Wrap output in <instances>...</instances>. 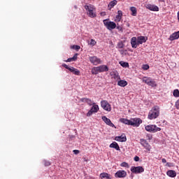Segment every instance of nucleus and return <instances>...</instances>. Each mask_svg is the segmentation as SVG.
<instances>
[{
	"label": "nucleus",
	"mask_w": 179,
	"mask_h": 179,
	"mask_svg": "<svg viewBox=\"0 0 179 179\" xmlns=\"http://www.w3.org/2000/svg\"><path fill=\"white\" fill-rule=\"evenodd\" d=\"M140 143L142 146H143V148L146 149V150H148V152H150V149H152V147L150 146L149 143H148V141L141 138L140 139Z\"/></svg>",
	"instance_id": "obj_8"
},
{
	"label": "nucleus",
	"mask_w": 179,
	"mask_h": 179,
	"mask_svg": "<svg viewBox=\"0 0 179 179\" xmlns=\"http://www.w3.org/2000/svg\"><path fill=\"white\" fill-rule=\"evenodd\" d=\"M117 47H118L119 48H124V43H122V42L118 43H117Z\"/></svg>",
	"instance_id": "obj_39"
},
{
	"label": "nucleus",
	"mask_w": 179,
	"mask_h": 179,
	"mask_svg": "<svg viewBox=\"0 0 179 179\" xmlns=\"http://www.w3.org/2000/svg\"><path fill=\"white\" fill-rule=\"evenodd\" d=\"M84 101L89 105V106H93L94 104H96L95 103H94L92 101V99H87V98H85Z\"/></svg>",
	"instance_id": "obj_30"
},
{
	"label": "nucleus",
	"mask_w": 179,
	"mask_h": 179,
	"mask_svg": "<svg viewBox=\"0 0 179 179\" xmlns=\"http://www.w3.org/2000/svg\"><path fill=\"white\" fill-rule=\"evenodd\" d=\"M145 129L147 132H152L153 134V124H148L145 126Z\"/></svg>",
	"instance_id": "obj_27"
},
{
	"label": "nucleus",
	"mask_w": 179,
	"mask_h": 179,
	"mask_svg": "<svg viewBox=\"0 0 179 179\" xmlns=\"http://www.w3.org/2000/svg\"><path fill=\"white\" fill-rule=\"evenodd\" d=\"M166 166H167V167H173V163L167 162Z\"/></svg>",
	"instance_id": "obj_46"
},
{
	"label": "nucleus",
	"mask_w": 179,
	"mask_h": 179,
	"mask_svg": "<svg viewBox=\"0 0 179 179\" xmlns=\"http://www.w3.org/2000/svg\"><path fill=\"white\" fill-rule=\"evenodd\" d=\"M74 155H79V153H80V151H79L78 150H73Z\"/></svg>",
	"instance_id": "obj_44"
},
{
	"label": "nucleus",
	"mask_w": 179,
	"mask_h": 179,
	"mask_svg": "<svg viewBox=\"0 0 179 179\" xmlns=\"http://www.w3.org/2000/svg\"><path fill=\"white\" fill-rule=\"evenodd\" d=\"M99 177L101 179H111V175H110L107 173H101L99 175Z\"/></svg>",
	"instance_id": "obj_23"
},
{
	"label": "nucleus",
	"mask_w": 179,
	"mask_h": 179,
	"mask_svg": "<svg viewBox=\"0 0 179 179\" xmlns=\"http://www.w3.org/2000/svg\"><path fill=\"white\" fill-rule=\"evenodd\" d=\"M62 66H64V68H66V69H68L69 71V69H71V67H69L68 65L63 64Z\"/></svg>",
	"instance_id": "obj_43"
},
{
	"label": "nucleus",
	"mask_w": 179,
	"mask_h": 179,
	"mask_svg": "<svg viewBox=\"0 0 179 179\" xmlns=\"http://www.w3.org/2000/svg\"><path fill=\"white\" fill-rule=\"evenodd\" d=\"M131 44L132 48H136L139 44H138V39H136V37H133L131 39Z\"/></svg>",
	"instance_id": "obj_16"
},
{
	"label": "nucleus",
	"mask_w": 179,
	"mask_h": 179,
	"mask_svg": "<svg viewBox=\"0 0 179 179\" xmlns=\"http://www.w3.org/2000/svg\"><path fill=\"white\" fill-rule=\"evenodd\" d=\"M163 122L164 123V122H166V121H165V120H164V122Z\"/></svg>",
	"instance_id": "obj_53"
},
{
	"label": "nucleus",
	"mask_w": 179,
	"mask_h": 179,
	"mask_svg": "<svg viewBox=\"0 0 179 179\" xmlns=\"http://www.w3.org/2000/svg\"><path fill=\"white\" fill-rule=\"evenodd\" d=\"M73 61H76L78 59V53L75 54L74 56L73 57Z\"/></svg>",
	"instance_id": "obj_45"
},
{
	"label": "nucleus",
	"mask_w": 179,
	"mask_h": 179,
	"mask_svg": "<svg viewBox=\"0 0 179 179\" xmlns=\"http://www.w3.org/2000/svg\"><path fill=\"white\" fill-rule=\"evenodd\" d=\"M120 122H122L123 124H125V125H131V119L128 120L126 118H121Z\"/></svg>",
	"instance_id": "obj_26"
},
{
	"label": "nucleus",
	"mask_w": 179,
	"mask_h": 179,
	"mask_svg": "<svg viewBox=\"0 0 179 179\" xmlns=\"http://www.w3.org/2000/svg\"><path fill=\"white\" fill-rule=\"evenodd\" d=\"M70 72H72L74 75H76L77 76H79L80 75V71L78 70V69H75L73 66H71V69H69Z\"/></svg>",
	"instance_id": "obj_21"
},
{
	"label": "nucleus",
	"mask_w": 179,
	"mask_h": 179,
	"mask_svg": "<svg viewBox=\"0 0 179 179\" xmlns=\"http://www.w3.org/2000/svg\"><path fill=\"white\" fill-rule=\"evenodd\" d=\"M145 8L149 9V10H152V12H159V7L156 5L147 4Z\"/></svg>",
	"instance_id": "obj_12"
},
{
	"label": "nucleus",
	"mask_w": 179,
	"mask_h": 179,
	"mask_svg": "<svg viewBox=\"0 0 179 179\" xmlns=\"http://www.w3.org/2000/svg\"><path fill=\"white\" fill-rule=\"evenodd\" d=\"M115 140L117 142H127V136L125 135H121L120 136H116Z\"/></svg>",
	"instance_id": "obj_17"
},
{
	"label": "nucleus",
	"mask_w": 179,
	"mask_h": 179,
	"mask_svg": "<svg viewBox=\"0 0 179 179\" xmlns=\"http://www.w3.org/2000/svg\"><path fill=\"white\" fill-rule=\"evenodd\" d=\"M162 128L157 127L155 124H153L152 134H156V132H160Z\"/></svg>",
	"instance_id": "obj_28"
},
{
	"label": "nucleus",
	"mask_w": 179,
	"mask_h": 179,
	"mask_svg": "<svg viewBox=\"0 0 179 179\" xmlns=\"http://www.w3.org/2000/svg\"><path fill=\"white\" fill-rule=\"evenodd\" d=\"M159 2H164V0H158Z\"/></svg>",
	"instance_id": "obj_51"
},
{
	"label": "nucleus",
	"mask_w": 179,
	"mask_h": 179,
	"mask_svg": "<svg viewBox=\"0 0 179 179\" xmlns=\"http://www.w3.org/2000/svg\"><path fill=\"white\" fill-rule=\"evenodd\" d=\"M130 170L134 174H141L145 171V169L142 166H131Z\"/></svg>",
	"instance_id": "obj_6"
},
{
	"label": "nucleus",
	"mask_w": 179,
	"mask_h": 179,
	"mask_svg": "<svg viewBox=\"0 0 179 179\" xmlns=\"http://www.w3.org/2000/svg\"><path fill=\"white\" fill-rule=\"evenodd\" d=\"M117 85L118 86H120V87H125V86L128 85V82H127V80L120 79L117 80Z\"/></svg>",
	"instance_id": "obj_19"
},
{
	"label": "nucleus",
	"mask_w": 179,
	"mask_h": 179,
	"mask_svg": "<svg viewBox=\"0 0 179 179\" xmlns=\"http://www.w3.org/2000/svg\"><path fill=\"white\" fill-rule=\"evenodd\" d=\"M160 115V107L159 106H153L149 111L148 120H156Z\"/></svg>",
	"instance_id": "obj_1"
},
{
	"label": "nucleus",
	"mask_w": 179,
	"mask_h": 179,
	"mask_svg": "<svg viewBox=\"0 0 179 179\" xmlns=\"http://www.w3.org/2000/svg\"><path fill=\"white\" fill-rule=\"evenodd\" d=\"M117 3H118V1L117 0H113L110 1L108 5V10H111V9H113V8L115 7Z\"/></svg>",
	"instance_id": "obj_20"
},
{
	"label": "nucleus",
	"mask_w": 179,
	"mask_h": 179,
	"mask_svg": "<svg viewBox=\"0 0 179 179\" xmlns=\"http://www.w3.org/2000/svg\"><path fill=\"white\" fill-rule=\"evenodd\" d=\"M102 121H103L105 122V124H106V125H108L109 127H111L112 128H114V127H115V125H114L111 122V120H110L109 118H108L106 116H102Z\"/></svg>",
	"instance_id": "obj_13"
},
{
	"label": "nucleus",
	"mask_w": 179,
	"mask_h": 179,
	"mask_svg": "<svg viewBox=\"0 0 179 179\" xmlns=\"http://www.w3.org/2000/svg\"><path fill=\"white\" fill-rule=\"evenodd\" d=\"M73 48H74V50H76L77 51L80 50V46L76 45L73 46Z\"/></svg>",
	"instance_id": "obj_40"
},
{
	"label": "nucleus",
	"mask_w": 179,
	"mask_h": 179,
	"mask_svg": "<svg viewBox=\"0 0 179 179\" xmlns=\"http://www.w3.org/2000/svg\"><path fill=\"white\" fill-rule=\"evenodd\" d=\"M100 15H101V16H106V12H101L100 13Z\"/></svg>",
	"instance_id": "obj_49"
},
{
	"label": "nucleus",
	"mask_w": 179,
	"mask_h": 179,
	"mask_svg": "<svg viewBox=\"0 0 179 179\" xmlns=\"http://www.w3.org/2000/svg\"><path fill=\"white\" fill-rule=\"evenodd\" d=\"M120 65L121 66H123V68H128V66H129V64L126 62H121Z\"/></svg>",
	"instance_id": "obj_33"
},
{
	"label": "nucleus",
	"mask_w": 179,
	"mask_h": 179,
	"mask_svg": "<svg viewBox=\"0 0 179 179\" xmlns=\"http://www.w3.org/2000/svg\"><path fill=\"white\" fill-rule=\"evenodd\" d=\"M90 61L91 64H93V65H99V64H101V59H99L96 56L90 57Z\"/></svg>",
	"instance_id": "obj_10"
},
{
	"label": "nucleus",
	"mask_w": 179,
	"mask_h": 179,
	"mask_svg": "<svg viewBox=\"0 0 179 179\" xmlns=\"http://www.w3.org/2000/svg\"><path fill=\"white\" fill-rule=\"evenodd\" d=\"M99 69V72H108V67L106 65H101L98 66Z\"/></svg>",
	"instance_id": "obj_25"
},
{
	"label": "nucleus",
	"mask_w": 179,
	"mask_h": 179,
	"mask_svg": "<svg viewBox=\"0 0 179 179\" xmlns=\"http://www.w3.org/2000/svg\"><path fill=\"white\" fill-rule=\"evenodd\" d=\"M166 176L171 177V178H174V177L177 176V173H176V171L169 170L166 172Z\"/></svg>",
	"instance_id": "obj_22"
},
{
	"label": "nucleus",
	"mask_w": 179,
	"mask_h": 179,
	"mask_svg": "<svg viewBox=\"0 0 179 179\" xmlns=\"http://www.w3.org/2000/svg\"><path fill=\"white\" fill-rule=\"evenodd\" d=\"M85 9L87 10V13L90 17H96V16H97L96 14V8H94V6L92 4L85 5Z\"/></svg>",
	"instance_id": "obj_2"
},
{
	"label": "nucleus",
	"mask_w": 179,
	"mask_h": 179,
	"mask_svg": "<svg viewBox=\"0 0 179 179\" xmlns=\"http://www.w3.org/2000/svg\"><path fill=\"white\" fill-rule=\"evenodd\" d=\"M159 127H162V124H159Z\"/></svg>",
	"instance_id": "obj_52"
},
{
	"label": "nucleus",
	"mask_w": 179,
	"mask_h": 179,
	"mask_svg": "<svg viewBox=\"0 0 179 179\" xmlns=\"http://www.w3.org/2000/svg\"><path fill=\"white\" fill-rule=\"evenodd\" d=\"M130 10L132 12L131 16H136L137 10L136 7H131Z\"/></svg>",
	"instance_id": "obj_31"
},
{
	"label": "nucleus",
	"mask_w": 179,
	"mask_h": 179,
	"mask_svg": "<svg viewBox=\"0 0 179 179\" xmlns=\"http://www.w3.org/2000/svg\"><path fill=\"white\" fill-rule=\"evenodd\" d=\"M109 148H112L113 149H115L116 150H120V145H118V143L117 142H113L110 145Z\"/></svg>",
	"instance_id": "obj_24"
},
{
	"label": "nucleus",
	"mask_w": 179,
	"mask_h": 179,
	"mask_svg": "<svg viewBox=\"0 0 179 179\" xmlns=\"http://www.w3.org/2000/svg\"><path fill=\"white\" fill-rule=\"evenodd\" d=\"M142 80L144 83H146L148 86H151V87H156L157 86V83L155 80L152 79L150 77H143Z\"/></svg>",
	"instance_id": "obj_3"
},
{
	"label": "nucleus",
	"mask_w": 179,
	"mask_h": 179,
	"mask_svg": "<svg viewBox=\"0 0 179 179\" xmlns=\"http://www.w3.org/2000/svg\"><path fill=\"white\" fill-rule=\"evenodd\" d=\"M122 19V11L121 10H119L117 11V15L115 17V22H121Z\"/></svg>",
	"instance_id": "obj_18"
},
{
	"label": "nucleus",
	"mask_w": 179,
	"mask_h": 179,
	"mask_svg": "<svg viewBox=\"0 0 179 179\" xmlns=\"http://www.w3.org/2000/svg\"><path fill=\"white\" fill-rule=\"evenodd\" d=\"M148 41V37L145 36H138L137 38V44H143V43H146Z\"/></svg>",
	"instance_id": "obj_15"
},
{
	"label": "nucleus",
	"mask_w": 179,
	"mask_h": 179,
	"mask_svg": "<svg viewBox=\"0 0 179 179\" xmlns=\"http://www.w3.org/2000/svg\"><path fill=\"white\" fill-rule=\"evenodd\" d=\"M127 171H125L124 170L117 171L115 173V178H125V177H127Z\"/></svg>",
	"instance_id": "obj_9"
},
{
	"label": "nucleus",
	"mask_w": 179,
	"mask_h": 179,
	"mask_svg": "<svg viewBox=\"0 0 179 179\" xmlns=\"http://www.w3.org/2000/svg\"><path fill=\"white\" fill-rule=\"evenodd\" d=\"M116 29L119 30V31H122V27L120 26L118 24L116 25Z\"/></svg>",
	"instance_id": "obj_38"
},
{
	"label": "nucleus",
	"mask_w": 179,
	"mask_h": 179,
	"mask_svg": "<svg viewBox=\"0 0 179 179\" xmlns=\"http://www.w3.org/2000/svg\"><path fill=\"white\" fill-rule=\"evenodd\" d=\"M162 163H167V160H166V159H164V158H163L162 159Z\"/></svg>",
	"instance_id": "obj_50"
},
{
	"label": "nucleus",
	"mask_w": 179,
	"mask_h": 179,
	"mask_svg": "<svg viewBox=\"0 0 179 179\" xmlns=\"http://www.w3.org/2000/svg\"><path fill=\"white\" fill-rule=\"evenodd\" d=\"M173 94L174 97H179V90H173Z\"/></svg>",
	"instance_id": "obj_35"
},
{
	"label": "nucleus",
	"mask_w": 179,
	"mask_h": 179,
	"mask_svg": "<svg viewBox=\"0 0 179 179\" xmlns=\"http://www.w3.org/2000/svg\"><path fill=\"white\" fill-rule=\"evenodd\" d=\"M92 75H97V73H100V70L99 69V66L97 67H94L92 69Z\"/></svg>",
	"instance_id": "obj_29"
},
{
	"label": "nucleus",
	"mask_w": 179,
	"mask_h": 179,
	"mask_svg": "<svg viewBox=\"0 0 179 179\" xmlns=\"http://www.w3.org/2000/svg\"><path fill=\"white\" fill-rule=\"evenodd\" d=\"M103 22L108 30H114V29L117 27V24H115V22L108 21V20H103Z\"/></svg>",
	"instance_id": "obj_4"
},
{
	"label": "nucleus",
	"mask_w": 179,
	"mask_h": 179,
	"mask_svg": "<svg viewBox=\"0 0 179 179\" xmlns=\"http://www.w3.org/2000/svg\"><path fill=\"white\" fill-rule=\"evenodd\" d=\"M93 106L92 107L91 110L94 112V113H97V111H99V105H96L94 104L92 105Z\"/></svg>",
	"instance_id": "obj_32"
},
{
	"label": "nucleus",
	"mask_w": 179,
	"mask_h": 179,
	"mask_svg": "<svg viewBox=\"0 0 179 179\" xmlns=\"http://www.w3.org/2000/svg\"><path fill=\"white\" fill-rule=\"evenodd\" d=\"M110 75L113 79H115V80H116V82L121 79V77H120V73H118V71H111L110 73Z\"/></svg>",
	"instance_id": "obj_11"
},
{
	"label": "nucleus",
	"mask_w": 179,
	"mask_h": 179,
	"mask_svg": "<svg viewBox=\"0 0 179 179\" xmlns=\"http://www.w3.org/2000/svg\"><path fill=\"white\" fill-rule=\"evenodd\" d=\"M149 68H150V66L148 64H145L143 66V69H144L145 71H148V69H149Z\"/></svg>",
	"instance_id": "obj_41"
},
{
	"label": "nucleus",
	"mask_w": 179,
	"mask_h": 179,
	"mask_svg": "<svg viewBox=\"0 0 179 179\" xmlns=\"http://www.w3.org/2000/svg\"><path fill=\"white\" fill-rule=\"evenodd\" d=\"M121 167H126V169H129V164L127 162H122L120 164Z\"/></svg>",
	"instance_id": "obj_34"
},
{
	"label": "nucleus",
	"mask_w": 179,
	"mask_h": 179,
	"mask_svg": "<svg viewBox=\"0 0 179 179\" xmlns=\"http://www.w3.org/2000/svg\"><path fill=\"white\" fill-rule=\"evenodd\" d=\"M179 38V31L177 32H174L173 34H172L169 38V40H170V41H174V40H177Z\"/></svg>",
	"instance_id": "obj_14"
},
{
	"label": "nucleus",
	"mask_w": 179,
	"mask_h": 179,
	"mask_svg": "<svg viewBox=\"0 0 179 179\" xmlns=\"http://www.w3.org/2000/svg\"><path fill=\"white\" fill-rule=\"evenodd\" d=\"M96 44H97V42H96L94 39H91L90 45H96Z\"/></svg>",
	"instance_id": "obj_37"
},
{
	"label": "nucleus",
	"mask_w": 179,
	"mask_h": 179,
	"mask_svg": "<svg viewBox=\"0 0 179 179\" xmlns=\"http://www.w3.org/2000/svg\"><path fill=\"white\" fill-rule=\"evenodd\" d=\"M72 61H74L73 57H70L66 61V62H72Z\"/></svg>",
	"instance_id": "obj_47"
},
{
	"label": "nucleus",
	"mask_w": 179,
	"mask_h": 179,
	"mask_svg": "<svg viewBox=\"0 0 179 179\" xmlns=\"http://www.w3.org/2000/svg\"><path fill=\"white\" fill-rule=\"evenodd\" d=\"M44 164L46 166H51V162H50L49 161H45Z\"/></svg>",
	"instance_id": "obj_42"
},
{
	"label": "nucleus",
	"mask_w": 179,
	"mask_h": 179,
	"mask_svg": "<svg viewBox=\"0 0 179 179\" xmlns=\"http://www.w3.org/2000/svg\"><path fill=\"white\" fill-rule=\"evenodd\" d=\"M134 162H139V157L138 156L134 157Z\"/></svg>",
	"instance_id": "obj_48"
},
{
	"label": "nucleus",
	"mask_w": 179,
	"mask_h": 179,
	"mask_svg": "<svg viewBox=\"0 0 179 179\" xmlns=\"http://www.w3.org/2000/svg\"><path fill=\"white\" fill-rule=\"evenodd\" d=\"M93 113H94V112L90 109V110L88 111V113H87V117H90L91 115H93Z\"/></svg>",
	"instance_id": "obj_36"
},
{
	"label": "nucleus",
	"mask_w": 179,
	"mask_h": 179,
	"mask_svg": "<svg viewBox=\"0 0 179 179\" xmlns=\"http://www.w3.org/2000/svg\"><path fill=\"white\" fill-rule=\"evenodd\" d=\"M101 107L105 110V111H111V105L106 100L101 101Z\"/></svg>",
	"instance_id": "obj_7"
},
{
	"label": "nucleus",
	"mask_w": 179,
	"mask_h": 179,
	"mask_svg": "<svg viewBox=\"0 0 179 179\" xmlns=\"http://www.w3.org/2000/svg\"><path fill=\"white\" fill-rule=\"evenodd\" d=\"M130 124L131 127H135L136 128H138V127H139V125L142 124V120L139 117L131 118Z\"/></svg>",
	"instance_id": "obj_5"
}]
</instances>
